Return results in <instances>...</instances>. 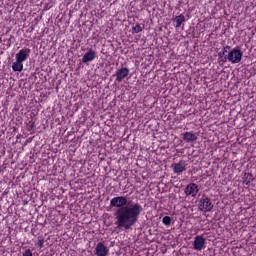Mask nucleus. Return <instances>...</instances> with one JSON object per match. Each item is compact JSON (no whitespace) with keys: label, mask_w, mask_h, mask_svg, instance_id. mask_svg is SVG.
I'll return each instance as SVG.
<instances>
[{"label":"nucleus","mask_w":256,"mask_h":256,"mask_svg":"<svg viewBox=\"0 0 256 256\" xmlns=\"http://www.w3.org/2000/svg\"><path fill=\"white\" fill-rule=\"evenodd\" d=\"M241 59H243V52H241V49L234 48L230 52H228V55L222 59L223 63L225 61H229V63H232L233 65L237 63H241Z\"/></svg>","instance_id":"7ed1b4c3"},{"label":"nucleus","mask_w":256,"mask_h":256,"mask_svg":"<svg viewBox=\"0 0 256 256\" xmlns=\"http://www.w3.org/2000/svg\"><path fill=\"white\" fill-rule=\"evenodd\" d=\"M174 21L176 23V28L181 27V24L185 22V16L183 14H180L179 16H176L174 18Z\"/></svg>","instance_id":"f8f14e48"},{"label":"nucleus","mask_w":256,"mask_h":256,"mask_svg":"<svg viewBox=\"0 0 256 256\" xmlns=\"http://www.w3.org/2000/svg\"><path fill=\"white\" fill-rule=\"evenodd\" d=\"M141 31H143V27H141L140 24H136L134 27H132L133 33H141Z\"/></svg>","instance_id":"ddd939ff"},{"label":"nucleus","mask_w":256,"mask_h":256,"mask_svg":"<svg viewBox=\"0 0 256 256\" xmlns=\"http://www.w3.org/2000/svg\"><path fill=\"white\" fill-rule=\"evenodd\" d=\"M94 253L96 256H108L109 248L103 242H99L95 247Z\"/></svg>","instance_id":"0eeeda50"},{"label":"nucleus","mask_w":256,"mask_h":256,"mask_svg":"<svg viewBox=\"0 0 256 256\" xmlns=\"http://www.w3.org/2000/svg\"><path fill=\"white\" fill-rule=\"evenodd\" d=\"M162 223L163 225H166V227H169V225H171V217L169 216L163 217Z\"/></svg>","instance_id":"4468645a"},{"label":"nucleus","mask_w":256,"mask_h":256,"mask_svg":"<svg viewBox=\"0 0 256 256\" xmlns=\"http://www.w3.org/2000/svg\"><path fill=\"white\" fill-rule=\"evenodd\" d=\"M184 193L187 197H197V193H199V186L195 183H190L185 187Z\"/></svg>","instance_id":"423d86ee"},{"label":"nucleus","mask_w":256,"mask_h":256,"mask_svg":"<svg viewBox=\"0 0 256 256\" xmlns=\"http://www.w3.org/2000/svg\"><path fill=\"white\" fill-rule=\"evenodd\" d=\"M198 209H200L203 213H209L213 209V202L207 196H202L198 203Z\"/></svg>","instance_id":"20e7f679"},{"label":"nucleus","mask_w":256,"mask_h":256,"mask_svg":"<svg viewBox=\"0 0 256 256\" xmlns=\"http://www.w3.org/2000/svg\"><path fill=\"white\" fill-rule=\"evenodd\" d=\"M95 57H97V53L94 50H90L82 57V63H91Z\"/></svg>","instance_id":"9d476101"},{"label":"nucleus","mask_w":256,"mask_h":256,"mask_svg":"<svg viewBox=\"0 0 256 256\" xmlns=\"http://www.w3.org/2000/svg\"><path fill=\"white\" fill-rule=\"evenodd\" d=\"M187 170V164L185 161H180L178 163L173 164V171L176 173V175H181L183 171Z\"/></svg>","instance_id":"1a4fd4ad"},{"label":"nucleus","mask_w":256,"mask_h":256,"mask_svg":"<svg viewBox=\"0 0 256 256\" xmlns=\"http://www.w3.org/2000/svg\"><path fill=\"white\" fill-rule=\"evenodd\" d=\"M127 77H129V68L122 67L116 71V81H118V83H121V81Z\"/></svg>","instance_id":"6e6552de"},{"label":"nucleus","mask_w":256,"mask_h":256,"mask_svg":"<svg viewBox=\"0 0 256 256\" xmlns=\"http://www.w3.org/2000/svg\"><path fill=\"white\" fill-rule=\"evenodd\" d=\"M39 247H40V249L43 247V240L39 241Z\"/></svg>","instance_id":"a211bd4d"},{"label":"nucleus","mask_w":256,"mask_h":256,"mask_svg":"<svg viewBox=\"0 0 256 256\" xmlns=\"http://www.w3.org/2000/svg\"><path fill=\"white\" fill-rule=\"evenodd\" d=\"M183 141H186V143H193V141H197V134L194 132H186L183 134Z\"/></svg>","instance_id":"9b49d317"},{"label":"nucleus","mask_w":256,"mask_h":256,"mask_svg":"<svg viewBox=\"0 0 256 256\" xmlns=\"http://www.w3.org/2000/svg\"><path fill=\"white\" fill-rule=\"evenodd\" d=\"M227 49H229V47L223 48V50H222L223 52H222V53L220 52V53L218 54V56L220 57V59H222V58H223V55H225V53H227Z\"/></svg>","instance_id":"dca6fc26"},{"label":"nucleus","mask_w":256,"mask_h":256,"mask_svg":"<svg viewBox=\"0 0 256 256\" xmlns=\"http://www.w3.org/2000/svg\"><path fill=\"white\" fill-rule=\"evenodd\" d=\"M192 245L194 251H203L207 245V240L203 236L198 235L194 238Z\"/></svg>","instance_id":"39448f33"},{"label":"nucleus","mask_w":256,"mask_h":256,"mask_svg":"<svg viewBox=\"0 0 256 256\" xmlns=\"http://www.w3.org/2000/svg\"><path fill=\"white\" fill-rule=\"evenodd\" d=\"M111 207H116L114 213L116 225L120 229H131L137 221L139 215L143 212V207L139 203H131L127 205V197L116 196L110 200Z\"/></svg>","instance_id":"f257e3e1"},{"label":"nucleus","mask_w":256,"mask_h":256,"mask_svg":"<svg viewBox=\"0 0 256 256\" xmlns=\"http://www.w3.org/2000/svg\"><path fill=\"white\" fill-rule=\"evenodd\" d=\"M31 55V49L29 48H23L21 49L18 53L15 55V62L12 63V70L14 72H19L23 71V63L29 59V56Z\"/></svg>","instance_id":"f03ea898"},{"label":"nucleus","mask_w":256,"mask_h":256,"mask_svg":"<svg viewBox=\"0 0 256 256\" xmlns=\"http://www.w3.org/2000/svg\"><path fill=\"white\" fill-rule=\"evenodd\" d=\"M243 184L244 185H251V181H244Z\"/></svg>","instance_id":"f3484780"},{"label":"nucleus","mask_w":256,"mask_h":256,"mask_svg":"<svg viewBox=\"0 0 256 256\" xmlns=\"http://www.w3.org/2000/svg\"><path fill=\"white\" fill-rule=\"evenodd\" d=\"M23 256H33V252H31V249H26L23 254Z\"/></svg>","instance_id":"2eb2a0df"}]
</instances>
